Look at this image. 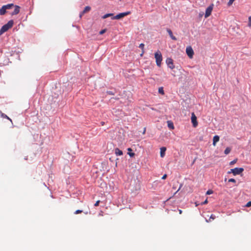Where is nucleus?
I'll list each match as a JSON object with an SVG mask.
<instances>
[{
  "instance_id": "obj_1",
  "label": "nucleus",
  "mask_w": 251,
  "mask_h": 251,
  "mask_svg": "<svg viewBox=\"0 0 251 251\" xmlns=\"http://www.w3.org/2000/svg\"><path fill=\"white\" fill-rule=\"evenodd\" d=\"M13 21L10 20L6 24L3 25L0 29V36L7 31L9 29L11 28L13 25Z\"/></svg>"
},
{
  "instance_id": "obj_2",
  "label": "nucleus",
  "mask_w": 251,
  "mask_h": 251,
  "mask_svg": "<svg viewBox=\"0 0 251 251\" xmlns=\"http://www.w3.org/2000/svg\"><path fill=\"white\" fill-rule=\"evenodd\" d=\"M154 57L156 60V65L160 67L161 66V61L162 60V56L161 52L157 50L154 54Z\"/></svg>"
},
{
  "instance_id": "obj_3",
  "label": "nucleus",
  "mask_w": 251,
  "mask_h": 251,
  "mask_svg": "<svg viewBox=\"0 0 251 251\" xmlns=\"http://www.w3.org/2000/svg\"><path fill=\"white\" fill-rule=\"evenodd\" d=\"M130 14V11H127V12H123V13H119L118 14H117L116 16H114V17H112L111 18V19L112 20H114V19H117V20H119V19H122L123 18V17L129 15Z\"/></svg>"
},
{
  "instance_id": "obj_4",
  "label": "nucleus",
  "mask_w": 251,
  "mask_h": 251,
  "mask_svg": "<svg viewBox=\"0 0 251 251\" xmlns=\"http://www.w3.org/2000/svg\"><path fill=\"white\" fill-rule=\"evenodd\" d=\"M186 52L189 58H192L194 55V51L191 46L186 48Z\"/></svg>"
},
{
  "instance_id": "obj_5",
  "label": "nucleus",
  "mask_w": 251,
  "mask_h": 251,
  "mask_svg": "<svg viewBox=\"0 0 251 251\" xmlns=\"http://www.w3.org/2000/svg\"><path fill=\"white\" fill-rule=\"evenodd\" d=\"M213 8V4H211L206 9L205 13V18L208 17L211 14Z\"/></svg>"
},
{
  "instance_id": "obj_6",
  "label": "nucleus",
  "mask_w": 251,
  "mask_h": 251,
  "mask_svg": "<svg viewBox=\"0 0 251 251\" xmlns=\"http://www.w3.org/2000/svg\"><path fill=\"white\" fill-rule=\"evenodd\" d=\"M191 122L193 124V126L194 127H196L198 126V124L197 120V117L196 116L194 113H192Z\"/></svg>"
},
{
  "instance_id": "obj_7",
  "label": "nucleus",
  "mask_w": 251,
  "mask_h": 251,
  "mask_svg": "<svg viewBox=\"0 0 251 251\" xmlns=\"http://www.w3.org/2000/svg\"><path fill=\"white\" fill-rule=\"evenodd\" d=\"M233 172H234L233 175L236 176L242 173L244 171V169L243 168H235L233 169Z\"/></svg>"
},
{
  "instance_id": "obj_8",
  "label": "nucleus",
  "mask_w": 251,
  "mask_h": 251,
  "mask_svg": "<svg viewBox=\"0 0 251 251\" xmlns=\"http://www.w3.org/2000/svg\"><path fill=\"white\" fill-rule=\"evenodd\" d=\"M166 63L171 69H173L175 68V66L173 64V61L171 58H167L166 60Z\"/></svg>"
},
{
  "instance_id": "obj_9",
  "label": "nucleus",
  "mask_w": 251,
  "mask_h": 251,
  "mask_svg": "<svg viewBox=\"0 0 251 251\" xmlns=\"http://www.w3.org/2000/svg\"><path fill=\"white\" fill-rule=\"evenodd\" d=\"M14 6L15 7V9H14V10L13 12H12L11 14L12 15H17L18 14L19 12H20V7L18 6V5H15Z\"/></svg>"
},
{
  "instance_id": "obj_10",
  "label": "nucleus",
  "mask_w": 251,
  "mask_h": 251,
  "mask_svg": "<svg viewBox=\"0 0 251 251\" xmlns=\"http://www.w3.org/2000/svg\"><path fill=\"white\" fill-rule=\"evenodd\" d=\"M220 137L218 135H215L213 137V145L215 146L216 143L219 141Z\"/></svg>"
},
{
  "instance_id": "obj_11",
  "label": "nucleus",
  "mask_w": 251,
  "mask_h": 251,
  "mask_svg": "<svg viewBox=\"0 0 251 251\" xmlns=\"http://www.w3.org/2000/svg\"><path fill=\"white\" fill-rule=\"evenodd\" d=\"M167 31L169 33L170 37L171 38V39L172 40H175V41L177 40L176 38L173 35V32L170 29H169V28L167 29Z\"/></svg>"
},
{
  "instance_id": "obj_12",
  "label": "nucleus",
  "mask_w": 251,
  "mask_h": 251,
  "mask_svg": "<svg viewBox=\"0 0 251 251\" xmlns=\"http://www.w3.org/2000/svg\"><path fill=\"white\" fill-rule=\"evenodd\" d=\"M166 151V147H162L160 148V156L164 157L165 155V151Z\"/></svg>"
},
{
  "instance_id": "obj_13",
  "label": "nucleus",
  "mask_w": 251,
  "mask_h": 251,
  "mask_svg": "<svg viewBox=\"0 0 251 251\" xmlns=\"http://www.w3.org/2000/svg\"><path fill=\"white\" fill-rule=\"evenodd\" d=\"M91 10V7L89 6H87L85 7L84 9L83 10V11L81 12V13L80 14V17H81L83 14L84 13L89 12Z\"/></svg>"
},
{
  "instance_id": "obj_14",
  "label": "nucleus",
  "mask_w": 251,
  "mask_h": 251,
  "mask_svg": "<svg viewBox=\"0 0 251 251\" xmlns=\"http://www.w3.org/2000/svg\"><path fill=\"white\" fill-rule=\"evenodd\" d=\"M115 153L116 155H122L123 153V151L118 148H116L115 150Z\"/></svg>"
},
{
  "instance_id": "obj_15",
  "label": "nucleus",
  "mask_w": 251,
  "mask_h": 251,
  "mask_svg": "<svg viewBox=\"0 0 251 251\" xmlns=\"http://www.w3.org/2000/svg\"><path fill=\"white\" fill-rule=\"evenodd\" d=\"M6 12V9L4 8V6H2V7L0 9V15H3Z\"/></svg>"
},
{
  "instance_id": "obj_16",
  "label": "nucleus",
  "mask_w": 251,
  "mask_h": 251,
  "mask_svg": "<svg viewBox=\"0 0 251 251\" xmlns=\"http://www.w3.org/2000/svg\"><path fill=\"white\" fill-rule=\"evenodd\" d=\"M4 8H6V9H11L12 7L14 6V4L13 3L11 4H8L7 5H3Z\"/></svg>"
},
{
  "instance_id": "obj_17",
  "label": "nucleus",
  "mask_w": 251,
  "mask_h": 251,
  "mask_svg": "<svg viewBox=\"0 0 251 251\" xmlns=\"http://www.w3.org/2000/svg\"><path fill=\"white\" fill-rule=\"evenodd\" d=\"M113 16V13H108V14H105L104 15H103L102 17V18L103 19H106L108 17H112Z\"/></svg>"
},
{
  "instance_id": "obj_18",
  "label": "nucleus",
  "mask_w": 251,
  "mask_h": 251,
  "mask_svg": "<svg viewBox=\"0 0 251 251\" xmlns=\"http://www.w3.org/2000/svg\"><path fill=\"white\" fill-rule=\"evenodd\" d=\"M168 126L170 129L174 128L173 123L170 121H168Z\"/></svg>"
},
{
  "instance_id": "obj_19",
  "label": "nucleus",
  "mask_w": 251,
  "mask_h": 251,
  "mask_svg": "<svg viewBox=\"0 0 251 251\" xmlns=\"http://www.w3.org/2000/svg\"><path fill=\"white\" fill-rule=\"evenodd\" d=\"M127 151H132V149L131 148H128L127 149ZM128 154L130 156V157H133L135 155V153H133V152H132V153H130L129 152H128Z\"/></svg>"
},
{
  "instance_id": "obj_20",
  "label": "nucleus",
  "mask_w": 251,
  "mask_h": 251,
  "mask_svg": "<svg viewBox=\"0 0 251 251\" xmlns=\"http://www.w3.org/2000/svg\"><path fill=\"white\" fill-rule=\"evenodd\" d=\"M231 151V148L229 147H227L226 150H225V153L226 154H228Z\"/></svg>"
},
{
  "instance_id": "obj_21",
  "label": "nucleus",
  "mask_w": 251,
  "mask_h": 251,
  "mask_svg": "<svg viewBox=\"0 0 251 251\" xmlns=\"http://www.w3.org/2000/svg\"><path fill=\"white\" fill-rule=\"evenodd\" d=\"M139 47L141 49H142V53L141 54V55L142 56L143 54L144 53V44L143 43H141L139 45Z\"/></svg>"
},
{
  "instance_id": "obj_22",
  "label": "nucleus",
  "mask_w": 251,
  "mask_h": 251,
  "mask_svg": "<svg viewBox=\"0 0 251 251\" xmlns=\"http://www.w3.org/2000/svg\"><path fill=\"white\" fill-rule=\"evenodd\" d=\"M158 92L159 93L162 94V95H164V90H163V88L162 87H159V89H158Z\"/></svg>"
},
{
  "instance_id": "obj_23",
  "label": "nucleus",
  "mask_w": 251,
  "mask_h": 251,
  "mask_svg": "<svg viewBox=\"0 0 251 251\" xmlns=\"http://www.w3.org/2000/svg\"><path fill=\"white\" fill-rule=\"evenodd\" d=\"M215 219V215H214L213 214H212V215L210 216V218H209V220H208V221H207V222H210V221H211V220H214Z\"/></svg>"
},
{
  "instance_id": "obj_24",
  "label": "nucleus",
  "mask_w": 251,
  "mask_h": 251,
  "mask_svg": "<svg viewBox=\"0 0 251 251\" xmlns=\"http://www.w3.org/2000/svg\"><path fill=\"white\" fill-rule=\"evenodd\" d=\"M248 26L251 27V16L249 17Z\"/></svg>"
},
{
  "instance_id": "obj_25",
  "label": "nucleus",
  "mask_w": 251,
  "mask_h": 251,
  "mask_svg": "<svg viewBox=\"0 0 251 251\" xmlns=\"http://www.w3.org/2000/svg\"><path fill=\"white\" fill-rule=\"evenodd\" d=\"M237 161V159L233 160V161H231L230 162V165H233V164H234L235 163H236Z\"/></svg>"
},
{
  "instance_id": "obj_26",
  "label": "nucleus",
  "mask_w": 251,
  "mask_h": 251,
  "mask_svg": "<svg viewBox=\"0 0 251 251\" xmlns=\"http://www.w3.org/2000/svg\"><path fill=\"white\" fill-rule=\"evenodd\" d=\"M228 182L235 183L236 182V180L235 179H234V178H230V179H228Z\"/></svg>"
},
{
  "instance_id": "obj_27",
  "label": "nucleus",
  "mask_w": 251,
  "mask_h": 251,
  "mask_svg": "<svg viewBox=\"0 0 251 251\" xmlns=\"http://www.w3.org/2000/svg\"><path fill=\"white\" fill-rule=\"evenodd\" d=\"M235 0H229V1L228 2V6H230L231 5L233 2H234Z\"/></svg>"
},
{
  "instance_id": "obj_28",
  "label": "nucleus",
  "mask_w": 251,
  "mask_h": 251,
  "mask_svg": "<svg viewBox=\"0 0 251 251\" xmlns=\"http://www.w3.org/2000/svg\"><path fill=\"white\" fill-rule=\"evenodd\" d=\"M82 210H76L75 212V214H79V213H82Z\"/></svg>"
},
{
  "instance_id": "obj_29",
  "label": "nucleus",
  "mask_w": 251,
  "mask_h": 251,
  "mask_svg": "<svg viewBox=\"0 0 251 251\" xmlns=\"http://www.w3.org/2000/svg\"><path fill=\"white\" fill-rule=\"evenodd\" d=\"M213 193V191L211 190H209L206 192L207 195H210Z\"/></svg>"
},
{
  "instance_id": "obj_30",
  "label": "nucleus",
  "mask_w": 251,
  "mask_h": 251,
  "mask_svg": "<svg viewBox=\"0 0 251 251\" xmlns=\"http://www.w3.org/2000/svg\"><path fill=\"white\" fill-rule=\"evenodd\" d=\"M100 201H97L94 204L95 206H98L99 205Z\"/></svg>"
},
{
  "instance_id": "obj_31",
  "label": "nucleus",
  "mask_w": 251,
  "mask_h": 251,
  "mask_svg": "<svg viewBox=\"0 0 251 251\" xmlns=\"http://www.w3.org/2000/svg\"><path fill=\"white\" fill-rule=\"evenodd\" d=\"M106 31V29H102L101 30L100 32V34H103L104 33H105Z\"/></svg>"
},
{
  "instance_id": "obj_32",
  "label": "nucleus",
  "mask_w": 251,
  "mask_h": 251,
  "mask_svg": "<svg viewBox=\"0 0 251 251\" xmlns=\"http://www.w3.org/2000/svg\"><path fill=\"white\" fill-rule=\"evenodd\" d=\"M247 207H250L251 206V201H249L246 205Z\"/></svg>"
},
{
  "instance_id": "obj_33",
  "label": "nucleus",
  "mask_w": 251,
  "mask_h": 251,
  "mask_svg": "<svg viewBox=\"0 0 251 251\" xmlns=\"http://www.w3.org/2000/svg\"><path fill=\"white\" fill-rule=\"evenodd\" d=\"M233 169H230V170L228 172V174L232 173L233 174H234V172H233Z\"/></svg>"
},
{
  "instance_id": "obj_34",
  "label": "nucleus",
  "mask_w": 251,
  "mask_h": 251,
  "mask_svg": "<svg viewBox=\"0 0 251 251\" xmlns=\"http://www.w3.org/2000/svg\"><path fill=\"white\" fill-rule=\"evenodd\" d=\"M166 177H167V175L165 174L162 177V179H166Z\"/></svg>"
},
{
  "instance_id": "obj_35",
  "label": "nucleus",
  "mask_w": 251,
  "mask_h": 251,
  "mask_svg": "<svg viewBox=\"0 0 251 251\" xmlns=\"http://www.w3.org/2000/svg\"><path fill=\"white\" fill-rule=\"evenodd\" d=\"M208 202L207 200H205L201 204H205Z\"/></svg>"
},
{
  "instance_id": "obj_36",
  "label": "nucleus",
  "mask_w": 251,
  "mask_h": 251,
  "mask_svg": "<svg viewBox=\"0 0 251 251\" xmlns=\"http://www.w3.org/2000/svg\"><path fill=\"white\" fill-rule=\"evenodd\" d=\"M107 93L109 94V95H113V93L111 91H108L107 92Z\"/></svg>"
},
{
  "instance_id": "obj_37",
  "label": "nucleus",
  "mask_w": 251,
  "mask_h": 251,
  "mask_svg": "<svg viewBox=\"0 0 251 251\" xmlns=\"http://www.w3.org/2000/svg\"><path fill=\"white\" fill-rule=\"evenodd\" d=\"M178 212L180 214H182V211L181 209H179Z\"/></svg>"
},
{
  "instance_id": "obj_38",
  "label": "nucleus",
  "mask_w": 251,
  "mask_h": 251,
  "mask_svg": "<svg viewBox=\"0 0 251 251\" xmlns=\"http://www.w3.org/2000/svg\"><path fill=\"white\" fill-rule=\"evenodd\" d=\"M100 124H101V126H103V125H104V122H101L100 123Z\"/></svg>"
},
{
  "instance_id": "obj_39",
  "label": "nucleus",
  "mask_w": 251,
  "mask_h": 251,
  "mask_svg": "<svg viewBox=\"0 0 251 251\" xmlns=\"http://www.w3.org/2000/svg\"><path fill=\"white\" fill-rule=\"evenodd\" d=\"M145 132H146V128H144V131H143V134H145Z\"/></svg>"
},
{
  "instance_id": "obj_40",
  "label": "nucleus",
  "mask_w": 251,
  "mask_h": 251,
  "mask_svg": "<svg viewBox=\"0 0 251 251\" xmlns=\"http://www.w3.org/2000/svg\"><path fill=\"white\" fill-rule=\"evenodd\" d=\"M5 118H7V119H8L9 120H10L11 121V119L8 117H7L6 115H5Z\"/></svg>"
},
{
  "instance_id": "obj_41",
  "label": "nucleus",
  "mask_w": 251,
  "mask_h": 251,
  "mask_svg": "<svg viewBox=\"0 0 251 251\" xmlns=\"http://www.w3.org/2000/svg\"><path fill=\"white\" fill-rule=\"evenodd\" d=\"M226 179H226V178L225 179V181H226Z\"/></svg>"
},
{
  "instance_id": "obj_42",
  "label": "nucleus",
  "mask_w": 251,
  "mask_h": 251,
  "mask_svg": "<svg viewBox=\"0 0 251 251\" xmlns=\"http://www.w3.org/2000/svg\"><path fill=\"white\" fill-rule=\"evenodd\" d=\"M195 161V159L194 160V161L193 162V163H194V162Z\"/></svg>"
}]
</instances>
